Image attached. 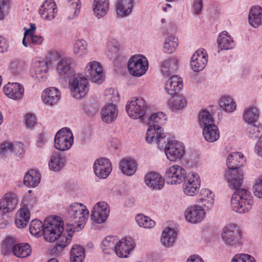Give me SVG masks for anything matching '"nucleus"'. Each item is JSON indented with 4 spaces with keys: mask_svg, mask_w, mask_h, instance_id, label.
I'll return each instance as SVG.
<instances>
[{
    "mask_svg": "<svg viewBox=\"0 0 262 262\" xmlns=\"http://www.w3.org/2000/svg\"><path fill=\"white\" fill-rule=\"evenodd\" d=\"M207 62L206 53L203 50H198L191 57L190 66L193 71L199 72L205 67Z\"/></svg>",
    "mask_w": 262,
    "mask_h": 262,
    "instance_id": "aec40b11",
    "label": "nucleus"
},
{
    "mask_svg": "<svg viewBox=\"0 0 262 262\" xmlns=\"http://www.w3.org/2000/svg\"><path fill=\"white\" fill-rule=\"evenodd\" d=\"M3 91L5 95L13 100L20 99L24 93L23 86L17 82H9L5 85Z\"/></svg>",
    "mask_w": 262,
    "mask_h": 262,
    "instance_id": "a211bd4d",
    "label": "nucleus"
},
{
    "mask_svg": "<svg viewBox=\"0 0 262 262\" xmlns=\"http://www.w3.org/2000/svg\"><path fill=\"white\" fill-rule=\"evenodd\" d=\"M119 47L120 45L115 39H111L107 43V49L112 54H117Z\"/></svg>",
    "mask_w": 262,
    "mask_h": 262,
    "instance_id": "0e129e2a",
    "label": "nucleus"
},
{
    "mask_svg": "<svg viewBox=\"0 0 262 262\" xmlns=\"http://www.w3.org/2000/svg\"><path fill=\"white\" fill-rule=\"evenodd\" d=\"M221 235L224 244L228 247H236L241 244V231L235 224L226 226L222 230Z\"/></svg>",
    "mask_w": 262,
    "mask_h": 262,
    "instance_id": "423d86ee",
    "label": "nucleus"
},
{
    "mask_svg": "<svg viewBox=\"0 0 262 262\" xmlns=\"http://www.w3.org/2000/svg\"><path fill=\"white\" fill-rule=\"evenodd\" d=\"M30 213L28 208H20L16 213L15 223L19 228H25L30 220Z\"/></svg>",
    "mask_w": 262,
    "mask_h": 262,
    "instance_id": "7c9ffc66",
    "label": "nucleus"
},
{
    "mask_svg": "<svg viewBox=\"0 0 262 262\" xmlns=\"http://www.w3.org/2000/svg\"><path fill=\"white\" fill-rule=\"evenodd\" d=\"M112 170L111 163L106 158H102L96 160L94 164V171L95 174L103 179L106 178Z\"/></svg>",
    "mask_w": 262,
    "mask_h": 262,
    "instance_id": "4468645a",
    "label": "nucleus"
},
{
    "mask_svg": "<svg viewBox=\"0 0 262 262\" xmlns=\"http://www.w3.org/2000/svg\"><path fill=\"white\" fill-rule=\"evenodd\" d=\"M178 46V39L173 36L167 37L164 43V51L167 53H173Z\"/></svg>",
    "mask_w": 262,
    "mask_h": 262,
    "instance_id": "603ef678",
    "label": "nucleus"
},
{
    "mask_svg": "<svg viewBox=\"0 0 262 262\" xmlns=\"http://www.w3.org/2000/svg\"><path fill=\"white\" fill-rule=\"evenodd\" d=\"M201 198L200 202L204 207L207 209H210L214 203V194L208 189H202L200 191Z\"/></svg>",
    "mask_w": 262,
    "mask_h": 262,
    "instance_id": "58836bf2",
    "label": "nucleus"
},
{
    "mask_svg": "<svg viewBox=\"0 0 262 262\" xmlns=\"http://www.w3.org/2000/svg\"><path fill=\"white\" fill-rule=\"evenodd\" d=\"M29 228L31 234L39 236L43 234L44 224L38 220H34L31 222Z\"/></svg>",
    "mask_w": 262,
    "mask_h": 262,
    "instance_id": "864d4df0",
    "label": "nucleus"
},
{
    "mask_svg": "<svg viewBox=\"0 0 262 262\" xmlns=\"http://www.w3.org/2000/svg\"><path fill=\"white\" fill-rule=\"evenodd\" d=\"M144 181L147 186L155 190L161 189L164 184V179L159 173L154 172L146 174Z\"/></svg>",
    "mask_w": 262,
    "mask_h": 262,
    "instance_id": "5701e85b",
    "label": "nucleus"
},
{
    "mask_svg": "<svg viewBox=\"0 0 262 262\" xmlns=\"http://www.w3.org/2000/svg\"><path fill=\"white\" fill-rule=\"evenodd\" d=\"M66 163L65 156L56 152L54 153L50 158L49 162L50 169L55 171L60 170L64 166Z\"/></svg>",
    "mask_w": 262,
    "mask_h": 262,
    "instance_id": "c756f323",
    "label": "nucleus"
},
{
    "mask_svg": "<svg viewBox=\"0 0 262 262\" xmlns=\"http://www.w3.org/2000/svg\"><path fill=\"white\" fill-rule=\"evenodd\" d=\"M60 92L55 88H50L45 90L41 95L43 101L50 105H53L60 99Z\"/></svg>",
    "mask_w": 262,
    "mask_h": 262,
    "instance_id": "bb28decb",
    "label": "nucleus"
},
{
    "mask_svg": "<svg viewBox=\"0 0 262 262\" xmlns=\"http://www.w3.org/2000/svg\"><path fill=\"white\" fill-rule=\"evenodd\" d=\"M135 243L130 237L118 241L115 253L119 257L125 258L134 249Z\"/></svg>",
    "mask_w": 262,
    "mask_h": 262,
    "instance_id": "6ab92c4d",
    "label": "nucleus"
},
{
    "mask_svg": "<svg viewBox=\"0 0 262 262\" xmlns=\"http://www.w3.org/2000/svg\"><path fill=\"white\" fill-rule=\"evenodd\" d=\"M118 240L113 236L106 237L102 241V250L103 252L107 254L115 252Z\"/></svg>",
    "mask_w": 262,
    "mask_h": 262,
    "instance_id": "a19ab883",
    "label": "nucleus"
},
{
    "mask_svg": "<svg viewBox=\"0 0 262 262\" xmlns=\"http://www.w3.org/2000/svg\"><path fill=\"white\" fill-rule=\"evenodd\" d=\"M199 177L195 173H191L187 182L183 185V191L185 194L193 196L198 191L200 187Z\"/></svg>",
    "mask_w": 262,
    "mask_h": 262,
    "instance_id": "412c9836",
    "label": "nucleus"
},
{
    "mask_svg": "<svg viewBox=\"0 0 262 262\" xmlns=\"http://www.w3.org/2000/svg\"><path fill=\"white\" fill-rule=\"evenodd\" d=\"M25 63L21 61L12 62L10 66L11 71L15 74H19L25 70Z\"/></svg>",
    "mask_w": 262,
    "mask_h": 262,
    "instance_id": "680f3d73",
    "label": "nucleus"
},
{
    "mask_svg": "<svg viewBox=\"0 0 262 262\" xmlns=\"http://www.w3.org/2000/svg\"><path fill=\"white\" fill-rule=\"evenodd\" d=\"M63 223L58 216H51L47 217L44 222L43 235L48 242L56 241L63 231Z\"/></svg>",
    "mask_w": 262,
    "mask_h": 262,
    "instance_id": "7ed1b4c3",
    "label": "nucleus"
},
{
    "mask_svg": "<svg viewBox=\"0 0 262 262\" xmlns=\"http://www.w3.org/2000/svg\"><path fill=\"white\" fill-rule=\"evenodd\" d=\"M81 8L80 0H69L68 2L67 17L72 19L78 16Z\"/></svg>",
    "mask_w": 262,
    "mask_h": 262,
    "instance_id": "ea45409f",
    "label": "nucleus"
},
{
    "mask_svg": "<svg viewBox=\"0 0 262 262\" xmlns=\"http://www.w3.org/2000/svg\"><path fill=\"white\" fill-rule=\"evenodd\" d=\"M133 3V0H117V14L121 17L128 15L132 12Z\"/></svg>",
    "mask_w": 262,
    "mask_h": 262,
    "instance_id": "2f4dec72",
    "label": "nucleus"
},
{
    "mask_svg": "<svg viewBox=\"0 0 262 262\" xmlns=\"http://www.w3.org/2000/svg\"><path fill=\"white\" fill-rule=\"evenodd\" d=\"M166 137L163 129L158 125H150L146 134L145 139L150 144H158L161 142H165Z\"/></svg>",
    "mask_w": 262,
    "mask_h": 262,
    "instance_id": "f8f14e48",
    "label": "nucleus"
},
{
    "mask_svg": "<svg viewBox=\"0 0 262 262\" xmlns=\"http://www.w3.org/2000/svg\"><path fill=\"white\" fill-rule=\"evenodd\" d=\"M12 152L18 158H22L25 152L23 144L20 142L12 143Z\"/></svg>",
    "mask_w": 262,
    "mask_h": 262,
    "instance_id": "69168bd1",
    "label": "nucleus"
},
{
    "mask_svg": "<svg viewBox=\"0 0 262 262\" xmlns=\"http://www.w3.org/2000/svg\"><path fill=\"white\" fill-rule=\"evenodd\" d=\"M40 174L36 170L32 169L25 174L24 184L28 187L36 186L40 182Z\"/></svg>",
    "mask_w": 262,
    "mask_h": 262,
    "instance_id": "f704fd0d",
    "label": "nucleus"
},
{
    "mask_svg": "<svg viewBox=\"0 0 262 262\" xmlns=\"http://www.w3.org/2000/svg\"><path fill=\"white\" fill-rule=\"evenodd\" d=\"M12 143L5 142L2 144L0 147V155L6 156L9 152H12Z\"/></svg>",
    "mask_w": 262,
    "mask_h": 262,
    "instance_id": "338daca9",
    "label": "nucleus"
},
{
    "mask_svg": "<svg viewBox=\"0 0 262 262\" xmlns=\"http://www.w3.org/2000/svg\"><path fill=\"white\" fill-rule=\"evenodd\" d=\"M220 107L227 112H232L236 108V104L234 100L230 97L224 96L219 102Z\"/></svg>",
    "mask_w": 262,
    "mask_h": 262,
    "instance_id": "8fccbe9b",
    "label": "nucleus"
},
{
    "mask_svg": "<svg viewBox=\"0 0 262 262\" xmlns=\"http://www.w3.org/2000/svg\"><path fill=\"white\" fill-rule=\"evenodd\" d=\"M110 213L108 204L103 201L97 203L93 207L91 217L95 222L101 224L107 219Z\"/></svg>",
    "mask_w": 262,
    "mask_h": 262,
    "instance_id": "9d476101",
    "label": "nucleus"
},
{
    "mask_svg": "<svg viewBox=\"0 0 262 262\" xmlns=\"http://www.w3.org/2000/svg\"><path fill=\"white\" fill-rule=\"evenodd\" d=\"M231 262H255L254 258L250 255L239 254L235 255L232 259Z\"/></svg>",
    "mask_w": 262,
    "mask_h": 262,
    "instance_id": "e2e57ef3",
    "label": "nucleus"
},
{
    "mask_svg": "<svg viewBox=\"0 0 262 262\" xmlns=\"http://www.w3.org/2000/svg\"><path fill=\"white\" fill-rule=\"evenodd\" d=\"M225 177L229 186L236 189L231 199L232 209L239 213L248 212L253 205V197L248 190L238 188L243 182L242 171L228 170Z\"/></svg>",
    "mask_w": 262,
    "mask_h": 262,
    "instance_id": "f257e3e1",
    "label": "nucleus"
},
{
    "mask_svg": "<svg viewBox=\"0 0 262 262\" xmlns=\"http://www.w3.org/2000/svg\"><path fill=\"white\" fill-rule=\"evenodd\" d=\"M120 168L122 173L126 176H132L137 169V163L132 159H123L120 162Z\"/></svg>",
    "mask_w": 262,
    "mask_h": 262,
    "instance_id": "72a5a7b5",
    "label": "nucleus"
},
{
    "mask_svg": "<svg viewBox=\"0 0 262 262\" xmlns=\"http://www.w3.org/2000/svg\"><path fill=\"white\" fill-rule=\"evenodd\" d=\"M147 108V103L142 98H137L128 101L126 105V111L128 115L133 119H139L144 122Z\"/></svg>",
    "mask_w": 262,
    "mask_h": 262,
    "instance_id": "20e7f679",
    "label": "nucleus"
},
{
    "mask_svg": "<svg viewBox=\"0 0 262 262\" xmlns=\"http://www.w3.org/2000/svg\"><path fill=\"white\" fill-rule=\"evenodd\" d=\"M186 104L185 99L179 96L173 98L169 102V107L173 112H177L183 109Z\"/></svg>",
    "mask_w": 262,
    "mask_h": 262,
    "instance_id": "5fc2aeb1",
    "label": "nucleus"
},
{
    "mask_svg": "<svg viewBox=\"0 0 262 262\" xmlns=\"http://www.w3.org/2000/svg\"><path fill=\"white\" fill-rule=\"evenodd\" d=\"M73 143V135L69 128H63L55 137L54 146L59 150L64 151L70 148Z\"/></svg>",
    "mask_w": 262,
    "mask_h": 262,
    "instance_id": "6e6552de",
    "label": "nucleus"
},
{
    "mask_svg": "<svg viewBox=\"0 0 262 262\" xmlns=\"http://www.w3.org/2000/svg\"><path fill=\"white\" fill-rule=\"evenodd\" d=\"M110 8L108 0H94L93 9L94 14L98 18L105 16Z\"/></svg>",
    "mask_w": 262,
    "mask_h": 262,
    "instance_id": "cd10ccee",
    "label": "nucleus"
},
{
    "mask_svg": "<svg viewBox=\"0 0 262 262\" xmlns=\"http://www.w3.org/2000/svg\"><path fill=\"white\" fill-rule=\"evenodd\" d=\"M253 191L256 196L262 198V176L255 180L253 186Z\"/></svg>",
    "mask_w": 262,
    "mask_h": 262,
    "instance_id": "bf43d9fd",
    "label": "nucleus"
},
{
    "mask_svg": "<svg viewBox=\"0 0 262 262\" xmlns=\"http://www.w3.org/2000/svg\"><path fill=\"white\" fill-rule=\"evenodd\" d=\"M105 99L108 101L107 103L114 104L119 101V95L118 92L113 88L107 89L104 93Z\"/></svg>",
    "mask_w": 262,
    "mask_h": 262,
    "instance_id": "4d7b16f0",
    "label": "nucleus"
},
{
    "mask_svg": "<svg viewBox=\"0 0 262 262\" xmlns=\"http://www.w3.org/2000/svg\"><path fill=\"white\" fill-rule=\"evenodd\" d=\"M258 117V112L256 107H250L245 110L243 118L248 124L258 122L257 120Z\"/></svg>",
    "mask_w": 262,
    "mask_h": 262,
    "instance_id": "3c124183",
    "label": "nucleus"
},
{
    "mask_svg": "<svg viewBox=\"0 0 262 262\" xmlns=\"http://www.w3.org/2000/svg\"><path fill=\"white\" fill-rule=\"evenodd\" d=\"M148 62L146 57L141 55H135L128 61L129 73L134 76L140 77L146 72Z\"/></svg>",
    "mask_w": 262,
    "mask_h": 262,
    "instance_id": "0eeeda50",
    "label": "nucleus"
},
{
    "mask_svg": "<svg viewBox=\"0 0 262 262\" xmlns=\"http://www.w3.org/2000/svg\"><path fill=\"white\" fill-rule=\"evenodd\" d=\"M118 116V110L115 104L107 103L102 109L101 117L103 121L111 123L114 121Z\"/></svg>",
    "mask_w": 262,
    "mask_h": 262,
    "instance_id": "a878e982",
    "label": "nucleus"
},
{
    "mask_svg": "<svg viewBox=\"0 0 262 262\" xmlns=\"http://www.w3.org/2000/svg\"><path fill=\"white\" fill-rule=\"evenodd\" d=\"M206 212L201 206L194 205L188 207L185 212L186 220L192 224L201 222L205 217Z\"/></svg>",
    "mask_w": 262,
    "mask_h": 262,
    "instance_id": "ddd939ff",
    "label": "nucleus"
},
{
    "mask_svg": "<svg viewBox=\"0 0 262 262\" xmlns=\"http://www.w3.org/2000/svg\"><path fill=\"white\" fill-rule=\"evenodd\" d=\"M31 253V248L28 244H17L13 247V254L19 258H25L29 256Z\"/></svg>",
    "mask_w": 262,
    "mask_h": 262,
    "instance_id": "79ce46f5",
    "label": "nucleus"
},
{
    "mask_svg": "<svg viewBox=\"0 0 262 262\" xmlns=\"http://www.w3.org/2000/svg\"><path fill=\"white\" fill-rule=\"evenodd\" d=\"M16 245L14 241L11 237L5 239L2 245V252L4 254H9L13 252V247Z\"/></svg>",
    "mask_w": 262,
    "mask_h": 262,
    "instance_id": "13d9d810",
    "label": "nucleus"
},
{
    "mask_svg": "<svg viewBox=\"0 0 262 262\" xmlns=\"http://www.w3.org/2000/svg\"><path fill=\"white\" fill-rule=\"evenodd\" d=\"M48 68L47 62L44 60L37 61L34 63V71L36 78H46V73L48 72Z\"/></svg>",
    "mask_w": 262,
    "mask_h": 262,
    "instance_id": "de8ad7c7",
    "label": "nucleus"
},
{
    "mask_svg": "<svg viewBox=\"0 0 262 262\" xmlns=\"http://www.w3.org/2000/svg\"><path fill=\"white\" fill-rule=\"evenodd\" d=\"M165 152L167 158L171 161L181 158L185 153L182 143L178 141L168 142L165 145Z\"/></svg>",
    "mask_w": 262,
    "mask_h": 262,
    "instance_id": "9b49d317",
    "label": "nucleus"
},
{
    "mask_svg": "<svg viewBox=\"0 0 262 262\" xmlns=\"http://www.w3.org/2000/svg\"><path fill=\"white\" fill-rule=\"evenodd\" d=\"M203 135L204 139L209 142L217 141L220 137L219 129L215 124L204 127Z\"/></svg>",
    "mask_w": 262,
    "mask_h": 262,
    "instance_id": "473e14b6",
    "label": "nucleus"
},
{
    "mask_svg": "<svg viewBox=\"0 0 262 262\" xmlns=\"http://www.w3.org/2000/svg\"><path fill=\"white\" fill-rule=\"evenodd\" d=\"M36 122V118L34 115L32 114H27L25 116V123L27 126L32 127Z\"/></svg>",
    "mask_w": 262,
    "mask_h": 262,
    "instance_id": "774afa93",
    "label": "nucleus"
},
{
    "mask_svg": "<svg viewBox=\"0 0 262 262\" xmlns=\"http://www.w3.org/2000/svg\"><path fill=\"white\" fill-rule=\"evenodd\" d=\"M74 54L78 58H82L88 53L87 42L82 39L76 40L73 45Z\"/></svg>",
    "mask_w": 262,
    "mask_h": 262,
    "instance_id": "e433bc0d",
    "label": "nucleus"
},
{
    "mask_svg": "<svg viewBox=\"0 0 262 262\" xmlns=\"http://www.w3.org/2000/svg\"><path fill=\"white\" fill-rule=\"evenodd\" d=\"M247 133L250 138L259 140L262 137V125L258 121L249 124Z\"/></svg>",
    "mask_w": 262,
    "mask_h": 262,
    "instance_id": "37998d69",
    "label": "nucleus"
},
{
    "mask_svg": "<svg viewBox=\"0 0 262 262\" xmlns=\"http://www.w3.org/2000/svg\"><path fill=\"white\" fill-rule=\"evenodd\" d=\"M67 235L68 236L66 235L65 233H61V235L56 239L57 241V246L62 248L70 244L71 236L69 233H67Z\"/></svg>",
    "mask_w": 262,
    "mask_h": 262,
    "instance_id": "052dcab7",
    "label": "nucleus"
},
{
    "mask_svg": "<svg viewBox=\"0 0 262 262\" xmlns=\"http://www.w3.org/2000/svg\"><path fill=\"white\" fill-rule=\"evenodd\" d=\"M262 8L258 6H253L249 14V24L254 28H256L261 24Z\"/></svg>",
    "mask_w": 262,
    "mask_h": 262,
    "instance_id": "c85d7f7f",
    "label": "nucleus"
},
{
    "mask_svg": "<svg viewBox=\"0 0 262 262\" xmlns=\"http://www.w3.org/2000/svg\"><path fill=\"white\" fill-rule=\"evenodd\" d=\"M182 88V80L178 75H173L169 78L166 82L165 86L166 91L170 95H173L179 93Z\"/></svg>",
    "mask_w": 262,
    "mask_h": 262,
    "instance_id": "b1692460",
    "label": "nucleus"
},
{
    "mask_svg": "<svg viewBox=\"0 0 262 262\" xmlns=\"http://www.w3.org/2000/svg\"><path fill=\"white\" fill-rule=\"evenodd\" d=\"M84 73L94 82L101 80L103 75L102 67L100 63L96 61L89 62L85 68Z\"/></svg>",
    "mask_w": 262,
    "mask_h": 262,
    "instance_id": "dca6fc26",
    "label": "nucleus"
},
{
    "mask_svg": "<svg viewBox=\"0 0 262 262\" xmlns=\"http://www.w3.org/2000/svg\"><path fill=\"white\" fill-rule=\"evenodd\" d=\"M217 43L219 47L224 50L231 49L234 46L233 39L226 31H223L219 34Z\"/></svg>",
    "mask_w": 262,
    "mask_h": 262,
    "instance_id": "c9c22d12",
    "label": "nucleus"
},
{
    "mask_svg": "<svg viewBox=\"0 0 262 262\" xmlns=\"http://www.w3.org/2000/svg\"><path fill=\"white\" fill-rule=\"evenodd\" d=\"M136 221L140 227L145 228H151L155 225V223L149 217L143 214H138L136 217Z\"/></svg>",
    "mask_w": 262,
    "mask_h": 262,
    "instance_id": "6e6d98bb",
    "label": "nucleus"
},
{
    "mask_svg": "<svg viewBox=\"0 0 262 262\" xmlns=\"http://www.w3.org/2000/svg\"><path fill=\"white\" fill-rule=\"evenodd\" d=\"M178 61L176 59L170 58L163 61L161 66L162 74L166 76H169L174 73L177 69Z\"/></svg>",
    "mask_w": 262,
    "mask_h": 262,
    "instance_id": "4c0bfd02",
    "label": "nucleus"
},
{
    "mask_svg": "<svg viewBox=\"0 0 262 262\" xmlns=\"http://www.w3.org/2000/svg\"><path fill=\"white\" fill-rule=\"evenodd\" d=\"M18 204L16 194L13 192H7L2 198L0 201V210L4 213L13 211Z\"/></svg>",
    "mask_w": 262,
    "mask_h": 262,
    "instance_id": "f3484780",
    "label": "nucleus"
},
{
    "mask_svg": "<svg viewBox=\"0 0 262 262\" xmlns=\"http://www.w3.org/2000/svg\"><path fill=\"white\" fill-rule=\"evenodd\" d=\"M198 120L200 125L204 127L214 124L212 114L206 110L200 112Z\"/></svg>",
    "mask_w": 262,
    "mask_h": 262,
    "instance_id": "09e8293b",
    "label": "nucleus"
},
{
    "mask_svg": "<svg viewBox=\"0 0 262 262\" xmlns=\"http://www.w3.org/2000/svg\"><path fill=\"white\" fill-rule=\"evenodd\" d=\"M57 12V8L53 0H46L39 9L41 17L48 20L53 19Z\"/></svg>",
    "mask_w": 262,
    "mask_h": 262,
    "instance_id": "4be33fe9",
    "label": "nucleus"
},
{
    "mask_svg": "<svg viewBox=\"0 0 262 262\" xmlns=\"http://www.w3.org/2000/svg\"><path fill=\"white\" fill-rule=\"evenodd\" d=\"M69 89L72 96L80 99L85 96L89 90L88 80L84 77L74 76L69 80Z\"/></svg>",
    "mask_w": 262,
    "mask_h": 262,
    "instance_id": "39448f33",
    "label": "nucleus"
},
{
    "mask_svg": "<svg viewBox=\"0 0 262 262\" xmlns=\"http://www.w3.org/2000/svg\"><path fill=\"white\" fill-rule=\"evenodd\" d=\"M74 61L70 57H63L59 61L56 71L59 76L63 78H68L74 74Z\"/></svg>",
    "mask_w": 262,
    "mask_h": 262,
    "instance_id": "2eb2a0df",
    "label": "nucleus"
},
{
    "mask_svg": "<svg viewBox=\"0 0 262 262\" xmlns=\"http://www.w3.org/2000/svg\"><path fill=\"white\" fill-rule=\"evenodd\" d=\"M186 172L181 166L176 165L169 167L165 172L167 183L176 185L182 183L186 178Z\"/></svg>",
    "mask_w": 262,
    "mask_h": 262,
    "instance_id": "1a4fd4ad",
    "label": "nucleus"
},
{
    "mask_svg": "<svg viewBox=\"0 0 262 262\" xmlns=\"http://www.w3.org/2000/svg\"><path fill=\"white\" fill-rule=\"evenodd\" d=\"M85 257L84 249L78 245H74L70 252L71 262H82Z\"/></svg>",
    "mask_w": 262,
    "mask_h": 262,
    "instance_id": "a18cd8bd",
    "label": "nucleus"
},
{
    "mask_svg": "<svg viewBox=\"0 0 262 262\" xmlns=\"http://www.w3.org/2000/svg\"><path fill=\"white\" fill-rule=\"evenodd\" d=\"M89 215V210L81 203H75L71 204L68 209L67 219L74 231H78L84 226Z\"/></svg>",
    "mask_w": 262,
    "mask_h": 262,
    "instance_id": "f03ea898",
    "label": "nucleus"
},
{
    "mask_svg": "<svg viewBox=\"0 0 262 262\" xmlns=\"http://www.w3.org/2000/svg\"><path fill=\"white\" fill-rule=\"evenodd\" d=\"M245 160L243 155L238 152H234L231 154L227 158V165L229 170L237 171L241 166H242Z\"/></svg>",
    "mask_w": 262,
    "mask_h": 262,
    "instance_id": "393cba45",
    "label": "nucleus"
},
{
    "mask_svg": "<svg viewBox=\"0 0 262 262\" xmlns=\"http://www.w3.org/2000/svg\"><path fill=\"white\" fill-rule=\"evenodd\" d=\"M166 120L167 117L165 114L162 112H158L154 113L149 117H147L143 123L150 125H158L161 126L166 123Z\"/></svg>",
    "mask_w": 262,
    "mask_h": 262,
    "instance_id": "c03bdc74",
    "label": "nucleus"
},
{
    "mask_svg": "<svg viewBox=\"0 0 262 262\" xmlns=\"http://www.w3.org/2000/svg\"><path fill=\"white\" fill-rule=\"evenodd\" d=\"M176 232L171 228H167L162 233L161 242L166 247L171 246L176 238Z\"/></svg>",
    "mask_w": 262,
    "mask_h": 262,
    "instance_id": "49530a36",
    "label": "nucleus"
}]
</instances>
